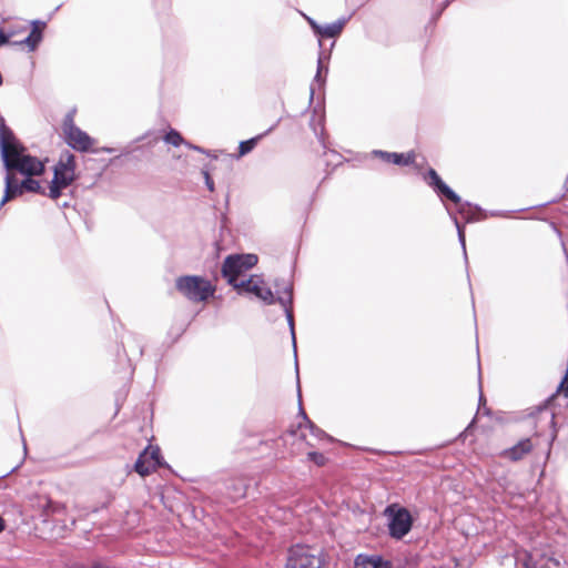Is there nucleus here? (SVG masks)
Returning <instances> with one entry per match:
<instances>
[{"label":"nucleus","mask_w":568,"mask_h":568,"mask_svg":"<svg viewBox=\"0 0 568 568\" xmlns=\"http://www.w3.org/2000/svg\"><path fill=\"white\" fill-rule=\"evenodd\" d=\"M0 153L7 169L4 176V194L0 201V207L7 202L21 195L23 191L22 182L18 183L12 170L27 176L40 175L44 171V163L34 156L26 153L24 148L13 135L12 131L6 125L4 119L0 116Z\"/></svg>","instance_id":"obj_1"},{"label":"nucleus","mask_w":568,"mask_h":568,"mask_svg":"<svg viewBox=\"0 0 568 568\" xmlns=\"http://www.w3.org/2000/svg\"><path fill=\"white\" fill-rule=\"evenodd\" d=\"M75 156L70 151H63L53 168V179L49 185V197L58 200L62 191L70 186L77 179Z\"/></svg>","instance_id":"obj_2"},{"label":"nucleus","mask_w":568,"mask_h":568,"mask_svg":"<svg viewBox=\"0 0 568 568\" xmlns=\"http://www.w3.org/2000/svg\"><path fill=\"white\" fill-rule=\"evenodd\" d=\"M175 287L186 300L194 303L207 301L215 292L211 281L197 275L178 277Z\"/></svg>","instance_id":"obj_3"},{"label":"nucleus","mask_w":568,"mask_h":568,"mask_svg":"<svg viewBox=\"0 0 568 568\" xmlns=\"http://www.w3.org/2000/svg\"><path fill=\"white\" fill-rule=\"evenodd\" d=\"M323 564L320 549L296 545L290 549L285 568H322Z\"/></svg>","instance_id":"obj_4"},{"label":"nucleus","mask_w":568,"mask_h":568,"mask_svg":"<svg viewBox=\"0 0 568 568\" xmlns=\"http://www.w3.org/2000/svg\"><path fill=\"white\" fill-rule=\"evenodd\" d=\"M257 263V256L254 254L230 255L222 265V274L227 283L237 287L240 276Z\"/></svg>","instance_id":"obj_5"},{"label":"nucleus","mask_w":568,"mask_h":568,"mask_svg":"<svg viewBox=\"0 0 568 568\" xmlns=\"http://www.w3.org/2000/svg\"><path fill=\"white\" fill-rule=\"evenodd\" d=\"M62 131L65 143L75 151L87 152L94 144V140L75 125L73 111L65 115Z\"/></svg>","instance_id":"obj_6"},{"label":"nucleus","mask_w":568,"mask_h":568,"mask_svg":"<svg viewBox=\"0 0 568 568\" xmlns=\"http://www.w3.org/2000/svg\"><path fill=\"white\" fill-rule=\"evenodd\" d=\"M386 514L389 518V534L396 539L403 538L412 528V516L405 508H396V506H388Z\"/></svg>","instance_id":"obj_7"},{"label":"nucleus","mask_w":568,"mask_h":568,"mask_svg":"<svg viewBox=\"0 0 568 568\" xmlns=\"http://www.w3.org/2000/svg\"><path fill=\"white\" fill-rule=\"evenodd\" d=\"M160 465L159 447L148 446L136 459L134 469L138 474L144 477L155 470Z\"/></svg>","instance_id":"obj_8"},{"label":"nucleus","mask_w":568,"mask_h":568,"mask_svg":"<svg viewBox=\"0 0 568 568\" xmlns=\"http://www.w3.org/2000/svg\"><path fill=\"white\" fill-rule=\"evenodd\" d=\"M276 286H277V290H276L277 302L284 307V311H285V314L287 317V322H288V325L291 328L293 345L295 348L296 344H295L294 320H293V313L291 310V304L293 301V286L288 282H284L283 287H280L278 284H276Z\"/></svg>","instance_id":"obj_9"},{"label":"nucleus","mask_w":568,"mask_h":568,"mask_svg":"<svg viewBox=\"0 0 568 568\" xmlns=\"http://www.w3.org/2000/svg\"><path fill=\"white\" fill-rule=\"evenodd\" d=\"M536 427L539 434L550 433L551 439L556 436L555 430V412L549 405L538 408L536 416Z\"/></svg>","instance_id":"obj_10"},{"label":"nucleus","mask_w":568,"mask_h":568,"mask_svg":"<svg viewBox=\"0 0 568 568\" xmlns=\"http://www.w3.org/2000/svg\"><path fill=\"white\" fill-rule=\"evenodd\" d=\"M427 183L442 196L450 200L455 204H460V197L439 178L434 169H430L427 174Z\"/></svg>","instance_id":"obj_11"},{"label":"nucleus","mask_w":568,"mask_h":568,"mask_svg":"<svg viewBox=\"0 0 568 568\" xmlns=\"http://www.w3.org/2000/svg\"><path fill=\"white\" fill-rule=\"evenodd\" d=\"M372 154L376 158L382 159L385 162L394 163L396 165H409L415 161V154L413 152L403 154L382 150H374Z\"/></svg>","instance_id":"obj_12"},{"label":"nucleus","mask_w":568,"mask_h":568,"mask_svg":"<svg viewBox=\"0 0 568 568\" xmlns=\"http://www.w3.org/2000/svg\"><path fill=\"white\" fill-rule=\"evenodd\" d=\"M534 445L529 438H525L514 445L511 448L503 452V456L517 462L523 459L527 454H529L532 449Z\"/></svg>","instance_id":"obj_13"},{"label":"nucleus","mask_w":568,"mask_h":568,"mask_svg":"<svg viewBox=\"0 0 568 568\" xmlns=\"http://www.w3.org/2000/svg\"><path fill=\"white\" fill-rule=\"evenodd\" d=\"M45 28V22L36 20L32 21V30L30 34L21 41V43L27 44L30 51L36 50L39 43L42 40V30Z\"/></svg>","instance_id":"obj_14"},{"label":"nucleus","mask_w":568,"mask_h":568,"mask_svg":"<svg viewBox=\"0 0 568 568\" xmlns=\"http://www.w3.org/2000/svg\"><path fill=\"white\" fill-rule=\"evenodd\" d=\"M355 568H389V564L378 556L358 555L355 560Z\"/></svg>","instance_id":"obj_15"},{"label":"nucleus","mask_w":568,"mask_h":568,"mask_svg":"<svg viewBox=\"0 0 568 568\" xmlns=\"http://www.w3.org/2000/svg\"><path fill=\"white\" fill-rule=\"evenodd\" d=\"M263 285V280L256 275H253L247 280L240 281L237 287L235 288L247 293H252L257 297L258 294L261 293V288Z\"/></svg>","instance_id":"obj_16"},{"label":"nucleus","mask_w":568,"mask_h":568,"mask_svg":"<svg viewBox=\"0 0 568 568\" xmlns=\"http://www.w3.org/2000/svg\"><path fill=\"white\" fill-rule=\"evenodd\" d=\"M347 21H348V18H341L332 23L322 26V29H321L318 36L324 37V38H335L342 33Z\"/></svg>","instance_id":"obj_17"},{"label":"nucleus","mask_w":568,"mask_h":568,"mask_svg":"<svg viewBox=\"0 0 568 568\" xmlns=\"http://www.w3.org/2000/svg\"><path fill=\"white\" fill-rule=\"evenodd\" d=\"M262 138V135H257L255 138H252L250 140H246V141H241L240 144H239V154H237V159L246 155L247 153H250L256 145L257 141Z\"/></svg>","instance_id":"obj_18"},{"label":"nucleus","mask_w":568,"mask_h":568,"mask_svg":"<svg viewBox=\"0 0 568 568\" xmlns=\"http://www.w3.org/2000/svg\"><path fill=\"white\" fill-rule=\"evenodd\" d=\"M163 140L172 144L173 146H180L185 143L183 136L176 130H170L163 138Z\"/></svg>","instance_id":"obj_19"},{"label":"nucleus","mask_w":568,"mask_h":568,"mask_svg":"<svg viewBox=\"0 0 568 568\" xmlns=\"http://www.w3.org/2000/svg\"><path fill=\"white\" fill-rule=\"evenodd\" d=\"M23 191L33 193H43V189L40 183L30 176L22 181Z\"/></svg>","instance_id":"obj_20"},{"label":"nucleus","mask_w":568,"mask_h":568,"mask_svg":"<svg viewBox=\"0 0 568 568\" xmlns=\"http://www.w3.org/2000/svg\"><path fill=\"white\" fill-rule=\"evenodd\" d=\"M257 297L268 305L274 304L275 301H277V297L276 298L274 297V294L271 291V288H268L264 285L262 286L261 293L258 294Z\"/></svg>","instance_id":"obj_21"},{"label":"nucleus","mask_w":568,"mask_h":568,"mask_svg":"<svg viewBox=\"0 0 568 568\" xmlns=\"http://www.w3.org/2000/svg\"><path fill=\"white\" fill-rule=\"evenodd\" d=\"M308 458L318 466H322L325 464V457L320 453L311 452V453H308Z\"/></svg>","instance_id":"obj_22"},{"label":"nucleus","mask_w":568,"mask_h":568,"mask_svg":"<svg viewBox=\"0 0 568 568\" xmlns=\"http://www.w3.org/2000/svg\"><path fill=\"white\" fill-rule=\"evenodd\" d=\"M524 568H544L542 566H539L536 560H534L532 556L529 555L527 558L523 561Z\"/></svg>","instance_id":"obj_23"},{"label":"nucleus","mask_w":568,"mask_h":568,"mask_svg":"<svg viewBox=\"0 0 568 568\" xmlns=\"http://www.w3.org/2000/svg\"><path fill=\"white\" fill-rule=\"evenodd\" d=\"M454 222L456 224V227H457V231H458V239H459V242L462 244V247L464 250V253H466V244H465V234L463 232V229L460 227L458 221L456 217H454Z\"/></svg>","instance_id":"obj_24"},{"label":"nucleus","mask_w":568,"mask_h":568,"mask_svg":"<svg viewBox=\"0 0 568 568\" xmlns=\"http://www.w3.org/2000/svg\"><path fill=\"white\" fill-rule=\"evenodd\" d=\"M558 393L568 398V374H566L564 381L561 382Z\"/></svg>","instance_id":"obj_25"},{"label":"nucleus","mask_w":568,"mask_h":568,"mask_svg":"<svg viewBox=\"0 0 568 568\" xmlns=\"http://www.w3.org/2000/svg\"><path fill=\"white\" fill-rule=\"evenodd\" d=\"M203 176H204L205 185L207 186V189L211 192H213L214 191V182H213L212 178L210 176L209 172L203 171Z\"/></svg>","instance_id":"obj_26"},{"label":"nucleus","mask_w":568,"mask_h":568,"mask_svg":"<svg viewBox=\"0 0 568 568\" xmlns=\"http://www.w3.org/2000/svg\"><path fill=\"white\" fill-rule=\"evenodd\" d=\"M306 20H307L308 24L311 26V28L313 29V31L318 36L320 31L322 29V26L318 24L314 19H312L310 17H306Z\"/></svg>","instance_id":"obj_27"},{"label":"nucleus","mask_w":568,"mask_h":568,"mask_svg":"<svg viewBox=\"0 0 568 568\" xmlns=\"http://www.w3.org/2000/svg\"><path fill=\"white\" fill-rule=\"evenodd\" d=\"M307 423L310 424L311 432L314 436L320 437V438L325 436V433L322 429L314 426L310 420H307Z\"/></svg>","instance_id":"obj_28"},{"label":"nucleus","mask_w":568,"mask_h":568,"mask_svg":"<svg viewBox=\"0 0 568 568\" xmlns=\"http://www.w3.org/2000/svg\"><path fill=\"white\" fill-rule=\"evenodd\" d=\"M10 36L11 34H7L2 30H0V45L8 43Z\"/></svg>","instance_id":"obj_29"},{"label":"nucleus","mask_w":568,"mask_h":568,"mask_svg":"<svg viewBox=\"0 0 568 568\" xmlns=\"http://www.w3.org/2000/svg\"><path fill=\"white\" fill-rule=\"evenodd\" d=\"M184 145L187 146L189 149H192V150L197 151L200 153H204V150L202 148H200L197 145H193L190 142L185 141Z\"/></svg>","instance_id":"obj_30"},{"label":"nucleus","mask_w":568,"mask_h":568,"mask_svg":"<svg viewBox=\"0 0 568 568\" xmlns=\"http://www.w3.org/2000/svg\"><path fill=\"white\" fill-rule=\"evenodd\" d=\"M322 69H323L322 57H320L318 58V65H317V73H316V77H315V79L317 81H320Z\"/></svg>","instance_id":"obj_31"},{"label":"nucleus","mask_w":568,"mask_h":568,"mask_svg":"<svg viewBox=\"0 0 568 568\" xmlns=\"http://www.w3.org/2000/svg\"><path fill=\"white\" fill-rule=\"evenodd\" d=\"M548 562H549V564H551V565H554L555 567H557V566H558V562H557L556 560L551 559V558H550V559H548Z\"/></svg>","instance_id":"obj_32"},{"label":"nucleus","mask_w":568,"mask_h":568,"mask_svg":"<svg viewBox=\"0 0 568 568\" xmlns=\"http://www.w3.org/2000/svg\"><path fill=\"white\" fill-rule=\"evenodd\" d=\"M103 151L111 153V152L113 151V149H111V148H104V149H103Z\"/></svg>","instance_id":"obj_33"}]
</instances>
